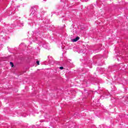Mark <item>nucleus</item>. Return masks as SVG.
<instances>
[{"mask_svg": "<svg viewBox=\"0 0 128 128\" xmlns=\"http://www.w3.org/2000/svg\"><path fill=\"white\" fill-rule=\"evenodd\" d=\"M80 40V38L78 36L76 37L75 38L72 40V42H78Z\"/></svg>", "mask_w": 128, "mask_h": 128, "instance_id": "f257e3e1", "label": "nucleus"}, {"mask_svg": "<svg viewBox=\"0 0 128 128\" xmlns=\"http://www.w3.org/2000/svg\"><path fill=\"white\" fill-rule=\"evenodd\" d=\"M10 66H11L12 68H14V63L12 62H10Z\"/></svg>", "mask_w": 128, "mask_h": 128, "instance_id": "f03ea898", "label": "nucleus"}, {"mask_svg": "<svg viewBox=\"0 0 128 128\" xmlns=\"http://www.w3.org/2000/svg\"><path fill=\"white\" fill-rule=\"evenodd\" d=\"M36 62L38 66H40V61L38 60V61H36Z\"/></svg>", "mask_w": 128, "mask_h": 128, "instance_id": "7ed1b4c3", "label": "nucleus"}, {"mask_svg": "<svg viewBox=\"0 0 128 128\" xmlns=\"http://www.w3.org/2000/svg\"><path fill=\"white\" fill-rule=\"evenodd\" d=\"M60 70H64V67L60 66Z\"/></svg>", "mask_w": 128, "mask_h": 128, "instance_id": "20e7f679", "label": "nucleus"}]
</instances>
